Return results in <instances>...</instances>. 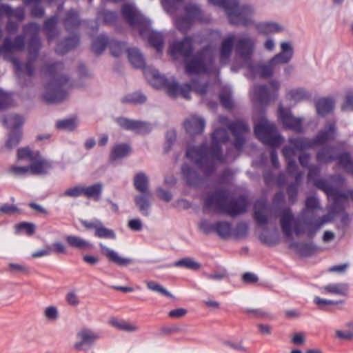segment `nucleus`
<instances>
[{
  "label": "nucleus",
  "mask_w": 353,
  "mask_h": 353,
  "mask_svg": "<svg viewBox=\"0 0 353 353\" xmlns=\"http://www.w3.org/2000/svg\"><path fill=\"white\" fill-rule=\"evenodd\" d=\"M305 208L306 210L303 211L297 218H294L290 208L280 210L281 228L285 236L291 237L294 231L297 236L305 234L308 239H312L321 228L323 222L313 216L310 212L312 210L320 208L319 200L315 196H308L305 200Z\"/></svg>",
  "instance_id": "nucleus-1"
},
{
  "label": "nucleus",
  "mask_w": 353,
  "mask_h": 353,
  "mask_svg": "<svg viewBox=\"0 0 353 353\" xmlns=\"http://www.w3.org/2000/svg\"><path fill=\"white\" fill-rule=\"evenodd\" d=\"M248 202L245 196L229 199V191L220 188L209 194L203 201V208H212L214 212L237 216L245 212Z\"/></svg>",
  "instance_id": "nucleus-2"
},
{
  "label": "nucleus",
  "mask_w": 353,
  "mask_h": 353,
  "mask_svg": "<svg viewBox=\"0 0 353 353\" xmlns=\"http://www.w3.org/2000/svg\"><path fill=\"white\" fill-rule=\"evenodd\" d=\"M64 65L61 62H54L46 65L48 82L43 98L48 103H58L68 96V89L71 87L69 78L63 74Z\"/></svg>",
  "instance_id": "nucleus-3"
},
{
  "label": "nucleus",
  "mask_w": 353,
  "mask_h": 353,
  "mask_svg": "<svg viewBox=\"0 0 353 353\" xmlns=\"http://www.w3.org/2000/svg\"><path fill=\"white\" fill-rule=\"evenodd\" d=\"M236 55L245 63L249 64L255 49V41L248 35L236 38L234 34H230L223 38L219 48V60L221 65L229 62L233 47Z\"/></svg>",
  "instance_id": "nucleus-4"
},
{
  "label": "nucleus",
  "mask_w": 353,
  "mask_h": 353,
  "mask_svg": "<svg viewBox=\"0 0 353 353\" xmlns=\"http://www.w3.org/2000/svg\"><path fill=\"white\" fill-rule=\"evenodd\" d=\"M212 142L210 147L201 145L190 147L186 151L187 158L193 161L206 176L214 171L215 161L219 163L225 161L221 145L215 141Z\"/></svg>",
  "instance_id": "nucleus-5"
},
{
  "label": "nucleus",
  "mask_w": 353,
  "mask_h": 353,
  "mask_svg": "<svg viewBox=\"0 0 353 353\" xmlns=\"http://www.w3.org/2000/svg\"><path fill=\"white\" fill-rule=\"evenodd\" d=\"M152 75L154 79L159 81V84L157 86L165 88L168 94L173 98L182 96L184 99L190 100L191 91L203 95L208 90V85L207 83H199L196 80L180 85L174 79H168L164 75L160 74L157 70L152 71Z\"/></svg>",
  "instance_id": "nucleus-6"
},
{
  "label": "nucleus",
  "mask_w": 353,
  "mask_h": 353,
  "mask_svg": "<svg viewBox=\"0 0 353 353\" xmlns=\"http://www.w3.org/2000/svg\"><path fill=\"white\" fill-rule=\"evenodd\" d=\"M209 2L223 8L231 24L243 26L252 24L253 10L251 6H239L238 0H209Z\"/></svg>",
  "instance_id": "nucleus-7"
},
{
  "label": "nucleus",
  "mask_w": 353,
  "mask_h": 353,
  "mask_svg": "<svg viewBox=\"0 0 353 353\" xmlns=\"http://www.w3.org/2000/svg\"><path fill=\"white\" fill-rule=\"evenodd\" d=\"M214 63V54L210 46H205L194 52L184 61L185 70L188 74L209 72Z\"/></svg>",
  "instance_id": "nucleus-8"
},
{
  "label": "nucleus",
  "mask_w": 353,
  "mask_h": 353,
  "mask_svg": "<svg viewBox=\"0 0 353 353\" xmlns=\"http://www.w3.org/2000/svg\"><path fill=\"white\" fill-rule=\"evenodd\" d=\"M214 63V54L210 46H205L194 52L184 61L185 70L188 74L209 72Z\"/></svg>",
  "instance_id": "nucleus-9"
},
{
  "label": "nucleus",
  "mask_w": 353,
  "mask_h": 353,
  "mask_svg": "<svg viewBox=\"0 0 353 353\" xmlns=\"http://www.w3.org/2000/svg\"><path fill=\"white\" fill-rule=\"evenodd\" d=\"M254 132L256 138L265 145L278 148L283 142V138L278 134L276 125L269 123L264 117L255 123Z\"/></svg>",
  "instance_id": "nucleus-10"
},
{
  "label": "nucleus",
  "mask_w": 353,
  "mask_h": 353,
  "mask_svg": "<svg viewBox=\"0 0 353 353\" xmlns=\"http://www.w3.org/2000/svg\"><path fill=\"white\" fill-rule=\"evenodd\" d=\"M314 185L318 189L323 191L328 196L333 197V203L331 209L335 212H340L343 210V205L345 202L348 199L353 201V190H346L342 192L334 188L324 179H316L313 181Z\"/></svg>",
  "instance_id": "nucleus-11"
},
{
  "label": "nucleus",
  "mask_w": 353,
  "mask_h": 353,
  "mask_svg": "<svg viewBox=\"0 0 353 353\" xmlns=\"http://www.w3.org/2000/svg\"><path fill=\"white\" fill-rule=\"evenodd\" d=\"M121 11L123 19L130 26L139 28V32L142 36L144 29L148 27L150 21L132 4H123Z\"/></svg>",
  "instance_id": "nucleus-12"
},
{
  "label": "nucleus",
  "mask_w": 353,
  "mask_h": 353,
  "mask_svg": "<svg viewBox=\"0 0 353 353\" xmlns=\"http://www.w3.org/2000/svg\"><path fill=\"white\" fill-rule=\"evenodd\" d=\"M194 41L192 37L186 36L181 40L174 41L170 44L169 52L172 57H181L183 61L194 52Z\"/></svg>",
  "instance_id": "nucleus-13"
},
{
  "label": "nucleus",
  "mask_w": 353,
  "mask_h": 353,
  "mask_svg": "<svg viewBox=\"0 0 353 353\" xmlns=\"http://www.w3.org/2000/svg\"><path fill=\"white\" fill-rule=\"evenodd\" d=\"M228 130L234 138L233 145L241 151L245 143V134L249 132L250 127L247 123L241 120L230 121L227 124Z\"/></svg>",
  "instance_id": "nucleus-14"
},
{
  "label": "nucleus",
  "mask_w": 353,
  "mask_h": 353,
  "mask_svg": "<svg viewBox=\"0 0 353 353\" xmlns=\"http://www.w3.org/2000/svg\"><path fill=\"white\" fill-rule=\"evenodd\" d=\"M279 118L285 128L298 134L303 132V119L294 117L290 110L285 109L281 105L279 107Z\"/></svg>",
  "instance_id": "nucleus-15"
},
{
  "label": "nucleus",
  "mask_w": 353,
  "mask_h": 353,
  "mask_svg": "<svg viewBox=\"0 0 353 353\" xmlns=\"http://www.w3.org/2000/svg\"><path fill=\"white\" fill-rule=\"evenodd\" d=\"M39 26L35 23H30L23 26V31L26 33L31 32L32 37L28 42V57L33 59H37L39 50L41 47L40 39L39 37Z\"/></svg>",
  "instance_id": "nucleus-16"
},
{
  "label": "nucleus",
  "mask_w": 353,
  "mask_h": 353,
  "mask_svg": "<svg viewBox=\"0 0 353 353\" xmlns=\"http://www.w3.org/2000/svg\"><path fill=\"white\" fill-rule=\"evenodd\" d=\"M117 123L121 128L134 131L137 134H145L151 131L150 123L145 121L120 117L117 119Z\"/></svg>",
  "instance_id": "nucleus-17"
},
{
  "label": "nucleus",
  "mask_w": 353,
  "mask_h": 353,
  "mask_svg": "<svg viewBox=\"0 0 353 353\" xmlns=\"http://www.w3.org/2000/svg\"><path fill=\"white\" fill-rule=\"evenodd\" d=\"M24 34L16 36L13 39L10 37H6L2 46H0V55L4 53H10L12 52H22L25 49Z\"/></svg>",
  "instance_id": "nucleus-18"
},
{
  "label": "nucleus",
  "mask_w": 353,
  "mask_h": 353,
  "mask_svg": "<svg viewBox=\"0 0 353 353\" xmlns=\"http://www.w3.org/2000/svg\"><path fill=\"white\" fill-rule=\"evenodd\" d=\"M128 58L130 63L135 68L143 69L144 73L147 75L148 72H150V75L154 80V85L159 88L157 85L159 84V81L154 79L152 75V71L154 70L145 68V59L142 53L139 49L135 48H129L128 50Z\"/></svg>",
  "instance_id": "nucleus-19"
},
{
  "label": "nucleus",
  "mask_w": 353,
  "mask_h": 353,
  "mask_svg": "<svg viewBox=\"0 0 353 353\" xmlns=\"http://www.w3.org/2000/svg\"><path fill=\"white\" fill-rule=\"evenodd\" d=\"M336 127L334 123H328L323 130L318 132L312 139L314 146L323 145L330 141L335 139Z\"/></svg>",
  "instance_id": "nucleus-20"
},
{
  "label": "nucleus",
  "mask_w": 353,
  "mask_h": 353,
  "mask_svg": "<svg viewBox=\"0 0 353 353\" xmlns=\"http://www.w3.org/2000/svg\"><path fill=\"white\" fill-rule=\"evenodd\" d=\"M52 168L51 163L41 157L39 152L34 159L30 161V172L32 174H46Z\"/></svg>",
  "instance_id": "nucleus-21"
},
{
  "label": "nucleus",
  "mask_w": 353,
  "mask_h": 353,
  "mask_svg": "<svg viewBox=\"0 0 353 353\" xmlns=\"http://www.w3.org/2000/svg\"><path fill=\"white\" fill-rule=\"evenodd\" d=\"M4 16L8 19L14 18L18 22H21L25 19V8L23 6L13 8L8 4L1 3L0 17Z\"/></svg>",
  "instance_id": "nucleus-22"
},
{
  "label": "nucleus",
  "mask_w": 353,
  "mask_h": 353,
  "mask_svg": "<svg viewBox=\"0 0 353 353\" xmlns=\"http://www.w3.org/2000/svg\"><path fill=\"white\" fill-rule=\"evenodd\" d=\"M101 253L111 262L119 266H128L132 263V259L130 258H123L119 255L117 252L106 247L103 243H99Z\"/></svg>",
  "instance_id": "nucleus-23"
},
{
  "label": "nucleus",
  "mask_w": 353,
  "mask_h": 353,
  "mask_svg": "<svg viewBox=\"0 0 353 353\" xmlns=\"http://www.w3.org/2000/svg\"><path fill=\"white\" fill-rule=\"evenodd\" d=\"M281 52L276 54L270 59L275 65L288 63L293 57V48L289 42L281 43Z\"/></svg>",
  "instance_id": "nucleus-24"
},
{
  "label": "nucleus",
  "mask_w": 353,
  "mask_h": 353,
  "mask_svg": "<svg viewBox=\"0 0 353 353\" xmlns=\"http://www.w3.org/2000/svg\"><path fill=\"white\" fill-rule=\"evenodd\" d=\"M77 336L80 341L74 344V347L77 350L81 351L85 349V346L89 347L98 339V336L92 331L84 329L77 334Z\"/></svg>",
  "instance_id": "nucleus-25"
},
{
  "label": "nucleus",
  "mask_w": 353,
  "mask_h": 353,
  "mask_svg": "<svg viewBox=\"0 0 353 353\" xmlns=\"http://www.w3.org/2000/svg\"><path fill=\"white\" fill-rule=\"evenodd\" d=\"M184 128L186 132L191 135L199 134L204 130L205 121L201 117L193 116L185 120Z\"/></svg>",
  "instance_id": "nucleus-26"
},
{
  "label": "nucleus",
  "mask_w": 353,
  "mask_h": 353,
  "mask_svg": "<svg viewBox=\"0 0 353 353\" xmlns=\"http://www.w3.org/2000/svg\"><path fill=\"white\" fill-rule=\"evenodd\" d=\"M151 198L152 194L150 192H148L142 193L141 195H137L134 199L136 206L143 216H147L150 214Z\"/></svg>",
  "instance_id": "nucleus-27"
},
{
  "label": "nucleus",
  "mask_w": 353,
  "mask_h": 353,
  "mask_svg": "<svg viewBox=\"0 0 353 353\" xmlns=\"http://www.w3.org/2000/svg\"><path fill=\"white\" fill-rule=\"evenodd\" d=\"M63 24L65 30L69 32L77 29L81 24L78 12L73 9L68 10L65 13Z\"/></svg>",
  "instance_id": "nucleus-28"
},
{
  "label": "nucleus",
  "mask_w": 353,
  "mask_h": 353,
  "mask_svg": "<svg viewBox=\"0 0 353 353\" xmlns=\"http://www.w3.org/2000/svg\"><path fill=\"white\" fill-rule=\"evenodd\" d=\"M181 172L189 185L196 187L202 182V178L199 174L188 164L183 165Z\"/></svg>",
  "instance_id": "nucleus-29"
},
{
  "label": "nucleus",
  "mask_w": 353,
  "mask_h": 353,
  "mask_svg": "<svg viewBox=\"0 0 353 353\" xmlns=\"http://www.w3.org/2000/svg\"><path fill=\"white\" fill-rule=\"evenodd\" d=\"M334 147L325 145L319 150L316 154V159L319 164H328L335 160Z\"/></svg>",
  "instance_id": "nucleus-30"
},
{
  "label": "nucleus",
  "mask_w": 353,
  "mask_h": 353,
  "mask_svg": "<svg viewBox=\"0 0 353 353\" xmlns=\"http://www.w3.org/2000/svg\"><path fill=\"white\" fill-rule=\"evenodd\" d=\"M79 44V37L77 35H73L65 38L63 41L60 42L55 51L58 54L63 55L74 49Z\"/></svg>",
  "instance_id": "nucleus-31"
},
{
  "label": "nucleus",
  "mask_w": 353,
  "mask_h": 353,
  "mask_svg": "<svg viewBox=\"0 0 353 353\" xmlns=\"http://www.w3.org/2000/svg\"><path fill=\"white\" fill-rule=\"evenodd\" d=\"M265 201L264 200L256 201L254 203V219L259 225H266L268 223V217L264 212L265 209H259V207L264 208Z\"/></svg>",
  "instance_id": "nucleus-32"
},
{
  "label": "nucleus",
  "mask_w": 353,
  "mask_h": 353,
  "mask_svg": "<svg viewBox=\"0 0 353 353\" xmlns=\"http://www.w3.org/2000/svg\"><path fill=\"white\" fill-rule=\"evenodd\" d=\"M131 152V147L126 143H119L115 145L110 152V161H116L127 157Z\"/></svg>",
  "instance_id": "nucleus-33"
},
{
  "label": "nucleus",
  "mask_w": 353,
  "mask_h": 353,
  "mask_svg": "<svg viewBox=\"0 0 353 353\" xmlns=\"http://www.w3.org/2000/svg\"><path fill=\"white\" fill-rule=\"evenodd\" d=\"M256 100L261 105H267L271 100L270 94L267 86L264 85H256L253 88Z\"/></svg>",
  "instance_id": "nucleus-34"
},
{
  "label": "nucleus",
  "mask_w": 353,
  "mask_h": 353,
  "mask_svg": "<svg viewBox=\"0 0 353 353\" xmlns=\"http://www.w3.org/2000/svg\"><path fill=\"white\" fill-rule=\"evenodd\" d=\"M134 186L141 193L150 192L149 179L145 173L139 172L134 176Z\"/></svg>",
  "instance_id": "nucleus-35"
},
{
  "label": "nucleus",
  "mask_w": 353,
  "mask_h": 353,
  "mask_svg": "<svg viewBox=\"0 0 353 353\" xmlns=\"http://www.w3.org/2000/svg\"><path fill=\"white\" fill-rule=\"evenodd\" d=\"M347 172H353V160L350 153L342 152L336 156L335 160Z\"/></svg>",
  "instance_id": "nucleus-36"
},
{
  "label": "nucleus",
  "mask_w": 353,
  "mask_h": 353,
  "mask_svg": "<svg viewBox=\"0 0 353 353\" xmlns=\"http://www.w3.org/2000/svg\"><path fill=\"white\" fill-rule=\"evenodd\" d=\"M334 101L330 98H323L316 102V108L319 114L324 116L330 113L334 108Z\"/></svg>",
  "instance_id": "nucleus-37"
},
{
  "label": "nucleus",
  "mask_w": 353,
  "mask_h": 353,
  "mask_svg": "<svg viewBox=\"0 0 353 353\" xmlns=\"http://www.w3.org/2000/svg\"><path fill=\"white\" fill-rule=\"evenodd\" d=\"M214 232L222 239H227L231 235L232 224L228 221H217L214 223Z\"/></svg>",
  "instance_id": "nucleus-38"
},
{
  "label": "nucleus",
  "mask_w": 353,
  "mask_h": 353,
  "mask_svg": "<svg viewBox=\"0 0 353 353\" xmlns=\"http://www.w3.org/2000/svg\"><path fill=\"white\" fill-rule=\"evenodd\" d=\"M58 21L57 16L47 19L43 23V30L49 41L54 39L57 36L56 27Z\"/></svg>",
  "instance_id": "nucleus-39"
},
{
  "label": "nucleus",
  "mask_w": 353,
  "mask_h": 353,
  "mask_svg": "<svg viewBox=\"0 0 353 353\" xmlns=\"http://www.w3.org/2000/svg\"><path fill=\"white\" fill-rule=\"evenodd\" d=\"M258 32L263 34L276 33L283 30V28L273 22L260 23L256 25Z\"/></svg>",
  "instance_id": "nucleus-40"
},
{
  "label": "nucleus",
  "mask_w": 353,
  "mask_h": 353,
  "mask_svg": "<svg viewBox=\"0 0 353 353\" xmlns=\"http://www.w3.org/2000/svg\"><path fill=\"white\" fill-rule=\"evenodd\" d=\"M65 241L70 246L77 249H88L92 247L88 241L78 236L68 235L65 237Z\"/></svg>",
  "instance_id": "nucleus-41"
},
{
  "label": "nucleus",
  "mask_w": 353,
  "mask_h": 353,
  "mask_svg": "<svg viewBox=\"0 0 353 353\" xmlns=\"http://www.w3.org/2000/svg\"><path fill=\"white\" fill-rule=\"evenodd\" d=\"M291 145L296 150H303L304 149L314 148L312 139L307 137L292 138L289 140Z\"/></svg>",
  "instance_id": "nucleus-42"
},
{
  "label": "nucleus",
  "mask_w": 353,
  "mask_h": 353,
  "mask_svg": "<svg viewBox=\"0 0 353 353\" xmlns=\"http://www.w3.org/2000/svg\"><path fill=\"white\" fill-rule=\"evenodd\" d=\"M109 323L114 327L125 332H134L137 330L135 325L129 323L125 320H121L115 317H112L109 320Z\"/></svg>",
  "instance_id": "nucleus-43"
},
{
  "label": "nucleus",
  "mask_w": 353,
  "mask_h": 353,
  "mask_svg": "<svg viewBox=\"0 0 353 353\" xmlns=\"http://www.w3.org/2000/svg\"><path fill=\"white\" fill-rule=\"evenodd\" d=\"M103 191V185L100 183L84 187V196L88 198H92L94 201L99 200Z\"/></svg>",
  "instance_id": "nucleus-44"
},
{
  "label": "nucleus",
  "mask_w": 353,
  "mask_h": 353,
  "mask_svg": "<svg viewBox=\"0 0 353 353\" xmlns=\"http://www.w3.org/2000/svg\"><path fill=\"white\" fill-rule=\"evenodd\" d=\"M148 42L151 46L156 49L157 52H161L163 48L164 38L161 33L151 32L148 37Z\"/></svg>",
  "instance_id": "nucleus-45"
},
{
  "label": "nucleus",
  "mask_w": 353,
  "mask_h": 353,
  "mask_svg": "<svg viewBox=\"0 0 353 353\" xmlns=\"http://www.w3.org/2000/svg\"><path fill=\"white\" fill-rule=\"evenodd\" d=\"M108 44V38L103 34L97 37L92 42V50L96 54H101Z\"/></svg>",
  "instance_id": "nucleus-46"
},
{
  "label": "nucleus",
  "mask_w": 353,
  "mask_h": 353,
  "mask_svg": "<svg viewBox=\"0 0 353 353\" xmlns=\"http://www.w3.org/2000/svg\"><path fill=\"white\" fill-rule=\"evenodd\" d=\"M185 16L190 17L193 21L201 19V10L196 4H188L184 8Z\"/></svg>",
  "instance_id": "nucleus-47"
},
{
  "label": "nucleus",
  "mask_w": 353,
  "mask_h": 353,
  "mask_svg": "<svg viewBox=\"0 0 353 353\" xmlns=\"http://www.w3.org/2000/svg\"><path fill=\"white\" fill-rule=\"evenodd\" d=\"M293 247L300 255L303 256H311L316 250L315 246L312 243H299L294 244Z\"/></svg>",
  "instance_id": "nucleus-48"
},
{
  "label": "nucleus",
  "mask_w": 353,
  "mask_h": 353,
  "mask_svg": "<svg viewBox=\"0 0 353 353\" xmlns=\"http://www.w3.org/2000/svg\"><path fill=\"white\" fill-rule=\"evenodd\" d=\"M275 65L270 60L266 64L259 65L256 72L261 78H269L272 76Z\"/></svg>",
  "instance_id": "nucleus-49"
},
{
  "label": "nucleus",
  "mask_w": 353,
  "mask_h": 353,
  "mask_svg": "<svg viewBox=\"0 0 353 353\" xmlns=\"http://www.w3.org/2000/svg\"><path fill=\"white\" fill-rule=\"evenodd\" d=\"M37 59H33V57L30 59L28 57V61L24 64H21L19 62H14V67L18 71L25 70L26 73L28 77H32L34 73V62Z\"/></svg>",
  "instance_id": "nucleus-50"
},
{
  "label": "nucleus",
  "mask_w": 353,
  "mask_h": 353,
  "mask_svg": "<svg viewBox=\"0 0 353 353\" xmlns=\"http://www.w3.org/2000/svg\"><path fill=\"white\" fill-rule=\"evenodd\" d=\"M326 292L339 295H345L347 292V285L343 283H332L325 286Z\"/></svg>",
  "instance_id": "nucleus-51"
},
{
  "label": "nucleus",
  "mask_w": 353,
  "mask_h": 353,
  "mask_svg": "<svg viewBox=\"0 0 353 353\" xmlns=\"http://www.w3.org/2000/svg\"><path fill=\"white\" fill-rule=\"evenodd\" d=\"M314 303L319 307V309L323 310H330V307L332 305H337L343 303V301H332L316 296L314 299Z\"/></svg>",
  "instance_id": "nucleus-52"
},
{
  "label": "nucleus",
  "mask_w": 353,
  "mask_h": 353,
  "mask_svg": "<svg viewBox=\"0 0 353 353\" xmlns=\"http://www.w3.org/2000/svg\"><path fill=\"white\" fill-rule=\"evenodd\" d=\"M94 235L100 239H116L114 232L111 229L104 227L102 222H101L100 225H99L97 230L94 232Z\"/></svg>",
  "instance_id": "nucleus-53"
},
{
  "label": "nucleus",
  "mask_w": 353,
  "mask_h": 353,
  "mask_svg": "<svg viewBox=\"0 0 353 353\" xmlns=\"http://www.w3.org/2000/svg\"><path fill=\"white\" fill-rule=\"evenodd\" d=\"M22 137L21 130H12L6 142V147L12 149L17 146Z\"/></svg>",
  "instance_id": "nucleus-54"
},
{
  "label": "nucleus",
  "mask_w": 353,
  "mask_h": 353,
  "mask_svg": "<svg viewBox=\"0 0 353 353\" xmlns=\"http://www.w3.org/2000/svg\"><path fill=\"white\" fill-rule=\"evenodd\" d=\"M229 140L228 132L226 129L217 128L212 134V141L219 143V144L225 143Z\"/></svg>",
  "instance_id": "nucleus-55"
},
{
  "label": "nucleus",
  "mask_w": 353,
  "mask_h": 353,
  "mask_svg": "<svg viewBox=\"0 0 353 353\" xmlns=\"http://www.w3.org/2000/svg\"><path fill=\"white\" fill-rule=\"evenodd\" d=\"M77 126V121L74 118H70L57 121V128L62 130L72 131Z\"/></svg>",
  "instance_id": "nucleus-56"
},
{
  "label": "nucleus",
  "mask_w": 353,
  "mask_h": 353,
  "mask_svg": "<svg viewBox=\"0 0 353 353\" xmlns=\"http://www.w3.org/2000/svg\"><path fill=\"white\" fill-rule=\"evenodd\" d=\"M176 267H183L190 270H198L201 267V264L196 262L191 258H183L174 263Z\"/></svg>",
  "instance_id": "nucleus-57"
},
{
  "label": "nucleus",
  "mask_w": 353,
  "mask_h": 353,
  "mask_svg": "<svg viewBox=\"0 0 353 353\" xmlns=\"http://www.w3.org/2000/svg\"><path fill=\"white\" fill-rule=\"evenodd\" d=\"M219 100L221 104L228 110L233 108L234 103L232 99V94L230 90H223L219 94Z\"/></svg>",
  "instance_id": "nucleus-58"
},
{
  "label": "nucleus",
  "mask_w": 353,
  "mask_h": 353,
  "mask_svg": "<svg viewBox=\"0 0 353 353\" xmlns=\"http://www.w3.org/2000/svg\"><path fill=\"white\" fill-rule=\"evenodd\" d=\"M146 97L141 92H134L122 99L123 103L141 104L146 101Z\"/></svg>",
  "instance_id": "nucleus-59"
},
{
  "label": "nucleus",
  "mask_w": 353,
  "mask_h": 353,
  "mask_svg": "<svg viewBox=\"0 0 353 353\" xmlns=\"http://www.w3.org/2000/svg\"><path fill=\"white\" fill-rule=\"evenodd\" d=\"M110 53L114 57H119L120 56L125 48L124 43L116 41V40H109L108 39V44Z\"/></svg>",
  "instance_id": "nucleus-60"
},
{
  "label": "nucleus",
  "mask_w": 353,
  "mask_h": 353,
  "mask_svg": "<svg viewBox=\"0 0 353 353\" xmlns=\"http://www.w3.org/2000/svg\"><path fill=\"white\" fill-rule=\"evenodd\" d=\"M194 21L187 16L180 17L175 21L176 28L183 32H186L192 26Z\"/></svg>",
  "instance_id": "nucleus-61"
},
{
  "label": "nucleus",
  "mask_w": 353,
  "mask_h": 353,
  "mask_svg": "<svg viewBox=\"0 0 353 353\" xmlns=\"http://www.w3.org/2000/svg\"><path fill=\"white\" fill-rule=\"evenodd\" d=\"M99 17H102L103 22L106 24H113L117 19V13L109 10H101L98 13Z\"/></svg>",
  "instance_id": "nucleus-62"
},
{
  "label": "nucleus",
  "mask_w": 353,
  "mask_h": 353,
  "mask_svg": "<svg viewBox=\"0 0 353 353\" xmlns=\"http://www.w3.org/2000/svg\"><path fill=\"white\" fill-rule=\"evenodd\" d=\"M38 152L39 151L31 150L28 147L20 148L17 150V157L19 159H27L30 162Z\"/></svg>",
  "instance_id": "nucleus-63"
},
{
  "label": "nucleus",
  "mask_w": 353,
  "mask_h": 353,
  "mask_svg": "<svg viewBox=\"0 0 353 353\" xmlns=\"http://www.w3.org/2000/svg\"><path fill=\"white\" fill-rule=\"evenodd\" d=\"M147 288L152 291L157 292L162 295H164L167 297L172 298L173 296L171 293H170L165 288H164L161 285L157 283L154 281H148L146 283Z\"/></svg>",
  "instance_id": "nucleus-64"
}]
</instances>
